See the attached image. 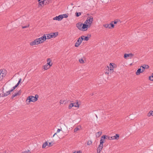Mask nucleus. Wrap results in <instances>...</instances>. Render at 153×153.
Returning <instances> with one entry per match:
<instances>
[{
  "mask_svg": "<svg viewBox=\"0 0 153 153\" xmlns=\"http://www.w3.org/2000/svg\"><path fill=\"white\" fill-rule=\"evenodd\" d=\"M107 139L108 138V139L111 140H113V137H108L107 136Z\"/></svg>",
  "mask_w": 153,
  "mask_h": 153,
  "instance_id": "37",
  "label": "nucleus"
},
{
  "mask_svg": "<svg viewBox=\"0 0 153 153\" xmlns=\"http://www.w3.org/2000/svg\"><path fill=\"white\" fill-rule=\"evenodd\" d=\"M68 16V14H63L59 15L58 16H56L53 18L54 20L60 21H61L63 18H67Z\"/></svg>",
  "mask_w": 153,
  "mask_h": 153,
  "instance_id": "4",
  "label": "nucleus"
},
{
  "mask_svg": "<svg viewBox=\"0 0 153 153\" xmlns=\"http://www.w3.org/2000/svg\"><path fill=\"white\" fill-rule=\"evenodd\" d=\"M81 14L80 13H77L76 12L75 13V15L76 17H78L80 16Z\"/></svg>",
  "mask_w": 153,
  "mask_h": 153,
  "instance_id": "33",
  "label": "nucleus"
},
{
  "mask_svg": "<svg viewBox=\"0 0 153 153\" xmlns=\"http://www.w3.org/2000/svg\"><path fill=\"white\" fill-rule=\"evenodd\" d=\"M79 61L81 64H84L86 62L85 58L84 57L80 58L79 59Z\"/></svg>",
  "mask_w": 153,
  "mask_h": 153,
  "instance_id": "16",
  "label": "nucleus"
},
{
  "mask_svg": "<svg viewBox=\"0 0 153 153\" xmlns=\"http://www.w3.org/2000/svg\"><path fill=\"white\" fill-rule=\"evenodd\" d=\"M21 79H20L18 83L14 87H13V89H15L16 88H17L19 84L21 82Z\"/></svg>",
  "mask_w": 153,
  "mask_h": 153,
  "instance_id": "25",
  "label": "nucleus"
},
{
  "mask_svg": "<svg viewBox=\"0 0 153 153\" xmlns=\"http://www.w3.org/2000/svg\"><path fill=\"white\" fill-rule=\"evenodd\" d=\"M147 116L148 117H150L151 116H153V111H150L147 114Z\"/></svg>",
  "mask_w": 153,
  "mask_h": 153,
  "instance_id": "24",
  "label": "nucleus"
},
{
  "mask_svg": "<svg viewBox=\"0 0 153 153\" xmlns=\"http://www.w3.org/2000/svg\"><path fill=\"white\" fill-rule=\"evenodd\" d=\"M74 107L73 104L72 103H71L69 104L68 106V108L69 109H71L72 108Z\"/></svg>",
  "mask_w": 153,
  "mask_h": 153,
  "instance_id": "32",
  "label": "nucleus"
},
{
  "mask_svg": "<svg viewBox=\"0 0 153 153\" xmlns=\"http://www.w3.org/2000/svg\"><path fill=\"white\" fill-rule=\"evenodd\" d=\"M120 21V20L118 19H116L114 20V21L112 22H113V24H116L118 22Z\"/></svg>",
  "mask_w": 153,
  "mask_h": 153,
  "instance_id": "29",
  "label": "nucleus"
},
{
  "mask_svg": "<svg viewBox=\"0 0 153 153\" xmlns=\"http://www.w3.org/2000/svg\"><path fill=\"white\" fill-rule=\"evenodd\" d=\"M65 102V100L64 99H62L60 101V103L61 104H63Z\"/></svg>",
  "mask_w": 153,
  "mask_h": 153,
  "instance_id": "31",
  "label": "nucleus"
},
{
  "mask_svg": "<svg viewBox=\"0 0 153 153\" xmlns=\"http://www.w3.org/2000/svg\"><path fill=\"white\" fill-rule=\"evenodd\" d=\"M6 74L7 71L5 70H0V80L5 76Z\"/></svg>",
  "mask_w": 153,
  "mask_h": 153,
  "instance_id": "8",
  "label": "nucleus"
},
{
  "mask_svg": "<svg viewBox=\"0 0 153 153\" xmlns=\"http://www.w3.org/2000/svg\"><path fill=\"white\" fill-rule=\"evenodd\" d=\"M103 26L106 28L108 29H112L114 28V25L113 22H111L110 24H105L103 25Z\"/></svg>",
  "mask_w": 153,
  "mask_h": 153,
  "instance_id": "7",
  "label": "nucleus"
},
{
  "mask_svg": "<svg viewBox=\"0 0 153 153\" xmlns=\"http://www.w3.org/2000/svg\"><path fill=\"white\" fill-rule=\"evenodd\" d=\"M39 96L38 95H36L35 96H30L27 97L25 102L27 104L29 105L31 102H36L38 99Z\"/></svg>",
  "mask_w": 153,
  "mask_h": 153,
  "instance_id": "3",
  "label": "nucleus"
},
{
  "mask_svg": "<svg viewBox=\"0 0 153 153\" xmlns=\"http://www.w3.org/2000/svg\"><path fill=\"white\" fill-rule=\"evenodd\" d=\"M93 21V17L90 16L87 18L83 23L81 22L77 23L76 25V27L80 30L85 31L91 26Z\"/></svg>",
  "mask_w": 153,
  "mask_h": 153,
  "instance_id": "1",
  "label": "nucleus"
},
{
  "mask_svg": "<svg viewBox=\"0 0 153 153\" xmlns=\"http://www.w3.org/2000/svg\"><path fill=\"white\" fill-rule=\"evenodd\" d=\"M60 131H61V130L60 129H57L56 133V134H58V133H59L60 132Z\"/></svg>",
  "mask_w": 153,
  "mask_h": 153,
  "instance_id": "39",
  "label": "nucleus"
},
{
  "mask_svg": "<svg viewBox=\"0 0 153 153\" xmlns=\"http://www.w3.org/2000/svg\"><path fill=\"white\" fill-rule=\"evenodd\" d=\"M103 146V143H100L99 145L98 146L97 149V153H100L101 151L102 150Z\"/></svg>",
  "mask_w": 153,
  "mask_h": 153,
  "instance_id": "14",
  "label": "nucleus"
},
{
  "mask_svg": "<svg viewBox=\"0 0 153 153\" xmlns=\"http://www.w3.org/2000/svg\"><path fill=\"white\" fill-rule=\"evenodd\" d=\"M73 104L74 107L78 108L80 105V102L78 100H76L74 102L72 103Z\"/></svg>",
  "mask_w": 153,
  "mask_h": 153,
  "instance_id": "13",
  "label": "nucleus"
},
{
  "mask_svg": "<svg viewBox=\"0 0 153 153\" xmlns=\"http://www.w3.org/2000/svg\"><path fill=\"white\" fill-rule=\"evenodd\" d=\"M149 79L151 81L153 82V73H152L151 75L149 76Z\"/></svg>",
  "mask_w": 153,
  "mask_h": 153,
  "instance_id": "26",
  "label": "nucleus"
},
{
  "mask_svg": "<svg viewBox=\"0 0 153 153\" xmlns=\"http://www.w3.org/2000/svg\"><path fill=\"white\" fill-rule=\"evenodd\" d=\"M82 40L81 39L80 37L79 38L75 43L74 46L75 47L77 48L80 45L82 42Z\"/></svg>",
  "mask_w": 153,
  "mask_h": 153,
  "instance_id": "12",
  "label": "nucleus"
},
{
  "mask_svg": "<svg viewBox=\"0 0 153 153\" xmlns=\"http://www.w3.org/2000/svg\"><path fill=\"white\" fill-rule=\"evenodd\" d=\"M46 62L47 63V64L48 65H49L52 66V60L50 58H48L47 59Z\"/></svg>",
  "mask_w": 153,
  "mask_h": 153,
  "instance_id": "20",
  "label": "nucleus"
},
{
  "mask_svg": "<svg viewBox=\"0 0 153 153\" xmlns=\"http://www.w3.org/2000/svg\"><path fill=\"white\" fill-rule=\"evenodd\" d=\"M48 147V142H46L43 143L42 146L43 148H45Z\"/></svg>",
  "mask_w": 153,
  "mask_h": 153,
  "instance_id": "23",
  "label": "nucleus"
},
{
  "mask_svg": "<svg viewBox=\"0 0 153 153\" xmlns=\"http://www.w3.org/2000/svg\"><path fill=\"white\" fill-rule=\"evenodd\" d=\"M142 67L143 68L144 70L145 68L148 69V68H149V66L148 65H145L144 66H142Z\"/></svg>",
  "mask_w": 153,
  "mask_h": 153,
  "instance_id": "36",
  "label": "nucleus"
},
{
  "mask_svg": "<svg viewBox=\"0 0 153 153\" xmlns=\"http://www.w3.org/2000/svg\"><path fill=\"white\" fill-rule=\"evenodd\" d=\"M107 73L108 74V72H106V73Z\"/></svg>",
  "mask_w": 153,
  "mask_h": 153,
  "instance_id": "42",
  "label": "nucleus"
},
{
  "mask_svg": "<svg viewBox=\"0 0 153 153\" xmlns=\"http://www.w3.org/2000/svg\"><path fill=\"white\" fill-rule=\"evenodd\" d=\"M134 56V55L132 53H125L124 55V57L126 59H131Z\"/></svg>",
  "mask_w": 153,
  "mask_h": 153,
  "instance_id": "9",
  "label": "nucleus"
},
{
  "mask_svg": "<svg viewBox=\"0 0 153 153\" xmlns=\"http://www.w3.org/2000/svg\"><path fill=\"white\" fill-rule=\"evenodd\" d=\"M46 38V41L47 39H49L52 38L51 33H48L46 34H44Z\"/></svg>",
  "mask_w": 153,
  "mask_h": 153,
  "instance_id": "18",
  "label": "nucleus"
},
{
  "mask_svg": "<svg viewBox=\"0 0 153 153\" xmlns=\"http://www.w3.org/2000/svg\"><path fill=\"white\" fill-rule=\"evenodd\" d=\"M92 141L91 140H88L87 142V145L90 146L92 144Z\"/></svg>",
  "mask_w": 153,
  "mask_h": 153,
  "instance_id": "34",
  "label": "nucleus"
},
{
  "mask_svg": "<svg viewBox=\"0 0 153 153\" xmlns=\"http://www.w3.org/2000/svg\"><path fill=\"white\" fill-rule=\"evenodd\" d=\"M20 95V92H18V93H17L15 94H14L13 95V97H14L16 96Z\"/></svg>",
  "mask_w": 153,
  "mask_h": 153,
  "instance_id": "28",
  "label": "nucleus"
},
{
  "mask_svg": "<svg viewBox=\"0 0 153 153\" xmlns=\"http://www.w3.org/2000/svg\"><path fill=\"white\" fill-rule=\"evenodd\" d=\"M119 137V135L118 134H116V135L113 136V139H118Z\"/></svg>",
  "mask_w": 153,
  "mask_h": 153,
  "instance_id": "30",
  "label": "nucleus"
},
{
  "mask_svg": "<svg viewBox=\"0 0 153 153\" xmlns=\"http://www.w3.org/2000/svg\"><path fill=\"white\" fill-rule=\"evenodd\" d=\"M102 134V132L101 131H99L97 133H96V137H99Z\"/></svg>",
  "mask_w": 153,
  "mask_h": 153,
  "instance_id": "27",
  "label": "nucleus"
},
{
  "mask_svg": "<svg viewBox=\"0 0 153 153\" xmlns=\"http://www.w3.org/2000/svg\"><path fill=\"white\" fill-rule=\"evenodd\" d=\"M81 128V126H78L76 127L74 129V132H76L77 131L80 130Z\"/></svg>",
  "mask_w": 153,
  "mask_h": 153,
  "instance_id": "22",
  "label": "nucleus"
},
{
  "mask_svg": "<svg viewBox=\"0 0 153 153\" xmlns=\"http://www.w3.org/2000/svg\"><path fill=\"white\" fill-rule=\"evenodd\" d=\"M117 67V65L114 63H111L109 64V66H108V68H109L110 72L112 73L114 71V68Z\"/></svg>",
  "mask_w": 153,
  "mask_h": 153,
  "instance_id": "5",
  "label": "nucleus"
},
{
  "mask_svg": "<svg viewBox=\"0 0 153 153\" xmlns=\"http://www.w3.org/2000/svg\"><path fill=\"white\" fill-rule=\"evenodd\" d=\"M108 72H109V70H108Z\"/></svg>",
  "mask_w": 153,
  "mask_h": 153,
  "instance_id": "43",
  "label": "nucleus"
},
{
  "mask_svg": "<svg viewBox=\"0 0 153 153\" xmlns=\"http://www.w3.org/2000/svg\"><path fill=\"white\" fill-rule=\"evenodd\" d=\"M45 41V35H43L41 37L36 38L31 41L29 45L31 46L38 45L43 43Z\"/></svg>",
  "mask_w": 153,
  "mask_h": 153,
  "instance_id": "2",
  "label": "nucleus"
},
{
  "mask_svg": "<svg viewBox=\"0 0 153 153\" xmlns=\"http://www.w3.org/2000/svg\"><path fill=\"white\" fill-rule=\"evenodd\" d=\"M91 37V34H88L87 36H80V38L81 39H82V41L83 40L85 41H88L89 40L90 38Z\"/></svg>",
  "mask_w": 153,
  "mask_h": 153,
  "instance_id": "10",
  "label": "nucleus"
},
{
  "mask_svg": "<svg viewBox=\"0 0 153 153\" xmlns=\"http://www.w3.org/2000/svg\"><path fill=\"white\" fill-rule=\"evenodd\" d=\"M51 66L46 64L43 66V68L44 70H47L49 69Z\"/></svg>",
  "mask_w": 153,
  "mask_h": 153,
  "instance_id": "21",
  "label": "nucleus"
},
{
  "mask_svg": "<svg viewBox=\"0 0 153 153\" xmlns=\"http://www.w3.org/2000/svg\"><path fill=\"white\" fill-rule=\"evenodd\" d=\"M132 65V63H131V64H130V66H131V65Z\"/></svg>",
  "mask_w": 153,
  "mask_h": 153,
  "instance_id": "41",
  "label": "nucleus"
},
{
  "mask_svg": "<svg viewBox=\"0 0 153 153\" xmlns=\"http://www.w3.org/2000/svg\"><path fill=\"white\" fill-rule=\"evenodd\" d=\"M52 38H55L57 37L58 35V32H52L51 33Z\"/></svg>",
  "mask_w": 153,
  "mask_h": 153,
  "instance_id": "19",
  "label": "nucleus"
},
{
  "mask_svg": "<svg viewBox=\"0 0 153 153\" xmlns=\"http://www.w3.org/2000/svg\"><path fill=\"white\" fill-rule=\"evenodd\" d=\"M15 89H13V87L9 91H6L5 93H4V96H6L10 94Z\"/></svg>",
  "mask_w": 153,
  "mask_h": 153,
  "instance_id": "17",
  "label": "nucleus"
},
{
  "mask_svg": "<svg viewBox=\"0 0 153 153\" xmlns=\"http://www.w3.org/2000/svg\"><path fill=\"white\" fill-rule=\"evenodd\" d=\"M56 134H56V133H55V134H54V135H53V137H55V135Z\"/></svg>",
  "mask_w": 153,
  "mask_h": 153,
  "instance_id": "40",
  "label": "nucleus"
},
{
  "mask_svg": "<svg viewBox=\"0 0 153 153\" xmlns=\"http://www.w3.org/2000/svg\"><path fill=\"white\" fill-rule=\"evenodd\" d=\"M107 136L106 135H103L100 138V143L103 144L104 143L105 141V139H107Z\"/></svg>",
  "mask_w": 153,
  "mask_h": 153,
  "instance_id": "15",
  "label": "nucleus"
},
{
  "mask_svg": "<svg viewBox=\"0 0 153 153\" xmlns=\"http://www.w3.org/2000/svg\"><path fill=\"white\" fill-rule=\"evenodd\" d=\"M143 71H144L143 68L141 66L140 68L137 70L135 72V74L136 75L138 76L140 75V73H143Z\"/></svg>",
  "mask_w": 153,
  "mask_h": 153,
  "instance_id": "11",
  "label": "nucleus"
},
{
  "mask_svg": "<svg viewBox=\"0 0 153 153\" xmlns=\"http://www.w3.org/2000/svg\"><path fill=\"white\" fill-rule=\"evenodd\" d=\"M37 1L39 3V6L46 5L49 3V0H37Z\"/></svg>",
  "mask_w": 153,
  "mask_h": 153,
  "instance_id": "6",
  "label": "nucleus"
},
{
  "mask_svg": "<svg viewBox=\"0 0 153 153\" xmlns=\"http://www.w3.org/2000/svg\"><path fill=\"white\" fill-rule=\"evenodd\" d=\"M21 153H30V152L29 150H27L23 151Z\"/></svg>",
  "mask_w": 153,
  "mask_h": 153,
  "instance_id": "35",
  "label": "nucleus"
},
{
  "mask_svg": "<svg viewBox=\"0 0 153 153\" xmlns=\"http://www.w3.org/2000/svg\"><path fill=\"white\" fill-rule=\"evenodd\" d=\"M48 143V147L51 146L53 145L52 143Z\"/></svg>",
  "mask_w": 153,
  "mask_h": 153,
  "instance_id": "38",
  "label": "nucleus"
}]
</instances>
